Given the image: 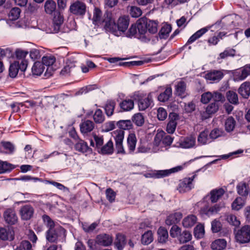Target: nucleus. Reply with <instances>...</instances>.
<instances>
[{"instance_id":"9d476101","label":"nucleus","mask_w":250,"mask_h":250,"mask_svg":"<svg viewBox=\"0 0 250 250\" xmlns=\"http://www.w3.org/2000/svg\"><path fill=\"white\" fill-rule=\"evenodd\" d=\"M250 75V64L245 65L243 68L236 70L233 73L234 81H241Z\"/></svg>"},{"instance_id":"e433bc0d","label":"nucleus","mask_w":250,"mask_h":250,"mask_svg":"<svg viewBox=\"0 0 250 250\" xmlns=\"http://www.w3.org/2000/svg\"><path fill=\"white\" fill-rule=\"evenodd\" d=\"M153 240V233L151 230L145 232L142 236L141 242L143 245H148Z\"/></svg>"},{"instance_id":"c9c22d12","label":"nucleus","mask_w":250,"mask_h":250,"mask_svg":"<svg viewBox=\"0 0 250 250\" xmlns=\"http://www.w3.org/2000/svg\"><path fill=\"white\" fill-rule=\"evenodd\" d=\"M44 69V67L42 62H36L32 67V72L33 75L40 76L43 72Z\"/></svg>"},{"instance_id":"7c9ffc66","label":"nucleus","mask_w":250,"mask_h":250,"mask_svg":"<svg viewBox=\"0 0 250 250\" xmlns=\"http://www.w3.org/2000/svg\"><path fill=\"white\" fill-rule=\"evenodd\" d=\"M218 109V106L215 103H213L208 105L206 109V112L202 115L203 119L209 117L210 115L215 113Z\"/></svg>"},{"instance_id":"8fccbe9b","label":"nucleus","mask_w":250,"mask_h":250,"mask_svg":"<svg viewBox=\"0 0 250 250\" xmlns=\"http://www.w3.org/2000/svg\"><path fill=\"white\" fill-rule=\"evenodd\" d=\"M226 96L228 100L231 104H236L238 103V95L233 91H229L227 92Z\"/></svg>"},{"instance_id":"c756f323","label":"nucleus","mask_w":250,"mask_h":250,"mask_svg":"<svg viewBox=\"0 0 250 250\" xmlns=\"http://www.w3.org/2000/svg\"><path fill=\"white\" fill-rule=\"evenodd\" d=\"M113 151V142L111 140H109L104 145L102 146L99 152L103 154H111Z\"/></svg>"},{"instance_id":"f3484780","label":"nucleus","mask_w":250,"mask_h":250,"mask_svg":"<svg viewBox=\"0 0 250 250\" xmlns=\"http://www.w3.org/2000/svg\"><path fill=\"white\" fill-rule=\"evenodd\" d=\"M95 242L98 245L108 246L112 243L113 238L109 234H101L96 237Z\"/></svg>"},{"instance_id":"4be33fe9","label":"nucleus","mask_w":250,"mask_h":250,"mask_svg":"<svg viewBox=\"0 0 250 250\" xmlns=\"http://www.w3.org/2000/svg\"><path fill=\"white\" fill-rule=\"evenodd\" d=\"M126 244L125 236L121 233L116 234L114 244L118 250H123Z\"/></svg>"},{"instance_id":"864d4df0","label":"nucleus","mask_w":250,"mask_h":250,"mask_svg":"<svg viewBox=\"0 0 250 250\" xmlns=\"http://www.w3.org/2000/svg\"><path fill=\"white\" fill-rule=\"evenodd\" d=\"M205 233L204 226L201 224L196 226L194 230V234L195 237L200 239L203 237Z\"/></svg>"},{"instance_id":"a878e982","label":"nucleus","mask_w":250,"mask_h":250,"mask_svg":"<svg viewBox=\"0 0 250 250\" xmlns=\"http://www.w3.org/2000/svg\"><path fill=\"white\" fill-rule=\"evenodd\" d=\"M198 143L201 145L208 144L211 142L208 130L202 131L199 135L197 139Z\"/></svg>"},{"instance_id":"f704fd0d","label":"nucleus","mask_w":250,"mask_h":250,"mask_svg":"<svg viewBox=\"0 0 250 250\" xmlns=\"http://www.w3.org/2000/svg\"><path fill=\"white\" fill-rule=\"evenodd\" d=\"M157 233L159 242L161 243H166L168 237L167 230L163 227H160L159 228Z\"/></svg>"},{"instance_id":"5fc2aeb1","label":"nucleus","mask_w":250,"mask_h":250,"mask_svg":"<svg viewBox=\"0 0 250 250\" xmlns=\"http://www.w3.org/2000/svg\"><path fill=\"white\" fill-rule=\"evenodd\" d=\"M235 53L236 51L234 49L227 48L219 54V57L218 58V59H224L228 57H233L235 55Z\"/></svg>"},{"instance_id":"473e14b6","label":"nucleus","mask_w":250,"mask_h":250,"mask_svg":"<svg viewBox=\"0 0 250 250\" xmlns=\"http://www.w3.org/2000/svg\"><path fill=\"white\" fill-rule=\"evenodd\" d=\"M209 28L210 27H206L198 30L189 38L188 42V43H191L193 42L202 36L204 34H205L209 30Z\"/></svg>"},{"instance_id":"7ed1b4c3","label":"nucleus","mask_w":250,"mask_h":250,"mask_svg":"<svg viewBox=\"0 0 250 250\" xmlns=\"http://www.w3.org/2000/svg\"><path fill=\"white\" fill-rule=\"evenodd\" d=\"M135 99L138 101V107L140 110L144 111L150 107L153 103L151 93L147 94L143 92H137L134 94Z\"/></svg>"},{"instance_id":"f257e3e1","label":"nucleus","mask_w":250,"mask_h":250,"mask_svg":"<svg viewBox=\"0 0 250 250\" xmlns=\"http://www.w3.org/2000/svg\"><path fill=\"white\" fill-rule=\"evenodd\" d=\"M129 25L128 19L125 17H120L115 24L112 14L110 12H106L104 15L103 21V26L107 32H110L116 36L123 35L127 29Z\"/></svg>"},{"instance_id":"58836bf2","label":"nucleus","mask_w":250,"mask_h":250,"mask_svg":"<svg viewBox=\"0 0 250 250\" xmlns=\"http://www.w3.org/2000/svg\"><path fill=\"white\" fill-rule=\"evenodd\" d=\"M147 31L151 34H155L158 31V22L147 19Z\"/></svg>"},{"instance_id":"f8f14e48","label":"nucleus","mask_w":250,"mask_h":250,"mask_svg":"<svg viewBox=\"0 0 250 250\" xmlns=\"http://www.w3.org/2000/svg\"><path fill=\"white\" fill-rule=\"evenodd\" d=\"M180 146L184 148H190L194 147L196 144V138L193 136L182 137L179 140Z\"/></svg>"},{"instance_id":"423d86ee","label":"nucleus","mask_w":250,"mask_h":250,"mask_svg":"<svg viewBox=\"0 0 250 250\" xmlns=\"http://www.w3.org/2000/svg\"><path fill=\"white\" fill-rule=\"evenodd\" d=\"M196 175L194 174L191 177H186L180 180L177 187V190L180 193H185L190 190L194 188L193 180Z\"/></svg>"},{"instance_id":"338daca9","label":"nucleus","mask_w":250,"mask_h":250,"mask_svg":"<svg viewBox=\"0 0 250 250\" xmlns=\"http://www.w3.org/2000/svg\"><path fill=\"white\" fill-rule=\"evenodd\" d=\"M42 219L44 223L49 228V229H53L55 225L54 222L48 215H43Z\"/></svg>"},{"instance_id":"de8ad7c7","label":"nucleus","mask_w":250,"mask_h":250,"mask_svg":"<svg viewBox=\"0 0 250 250\" xmlns=\"http://www.w3.org/2000/svg\"><path fill=\"white\" fill-rule=\"evenodd\" d=\"M245 205V201L241 197H237L232 202L231 207L232 209L238 210L240 209Z\"/></svg>"},{"instance_id":"9b49d317","label":"nucleus","mask_w":250,"mask_h":250,"mask_svg":"<svg viewBox=\"0 0 250 250\" xmlns=\"http://www.w3.org/2000/svg\"><path fill=\"white\" fill-rule=\"evenodd\" d=\"M184 167L185 165H184L183 166H176L169 169L158 170L153 174L152 177L156 178H160L166 176H167L171 174V173H174L182 170L184 169Z\"/></svg>"},{"instance_id":"0eeeda50","label":"nucleus","mask_w":250,"mask_h":250,"mask_svg":"<svg viewBox=\"0 0 250 250\" xmlns=\"http://www.w3.org/2000/svg\"><path fill=\"white\" fill-rule=\"evenodd\" d=\"M224 97L222 94L217 91L213 92H205L201 95V102L204 104H208L212 99L215 102H219L223 100Z\"/></svg>"},{"instance_id":"052dcab7","label":"nucleus","mask_w":250,"mask_h":250,"mask_svg":"<svg viewBox=\"0 0 250 250\" xmlns=\"http://www.w3.org/2000/svg\"><path fill=\"white\" fill-rule=\"evenodd\" d=\"M20 13L21 10L19 8H13L9 13V17L12 21L16 20L20 17Z\"/></svg>"},{"instance_id":"39448f33","label":"nucleus","mask_w":250,"mask_h":250,"mask_svg":"<svg viewBox=\"0 0 250 250\" xmlns=\"http://www.w3.org/2000/svg\"><path fill=\"white\" fill-rule=\"evenodd\" d=\"M235 238L238 243L245 244L250 241V226L245 225L235 232Z\"/></svg>"},{"instance_id":"cd10ccee","label":"nucleus","mask_w":250,"mask_h":250,"mask_svg":"<svg viewBox=\"0 0 250 250\" xmlns=\"http://www.w3.org/2000/svg\"><path fill=\"white\" fill-rule=\"evenodd\" d=\"M236 125V121L232 117H229L224 122V127L225 130L230 133L233 131Z\"/></svg>"},{"instance_id":"ea45409f","label":"nucleus","mask_w":250,"mask_h":250,"mask_svg":"<svg viewBox=\"0 0 250 250\" xmlns=\"http://www.w3.org/2000/svg\"><path fill=\"white\" fill-rule=\"evenodd\" d=\"M192 238V235L190 232L185 230L182 233H180L178 237V240L181 244L186 243L191 240Z\"/></svg>"},{"instance_id":"2eb2a0df","label":"nucleus","mask_w":250,"mask_h":250,"mask_svg":"<svg viewBox=\"0 0 250 250\" xmlns=\"http://www.w3.org/2000/svg\"><path fill=\"white\" fill-rule=\"evenodd\" d=\"M5 222L9 225H14L18 221V217L15 211L11 208L6 209L3 213Z\"/></svg>"},{"instance_id":"f03ea898","label":"nucleus","mask_w":250,"mask_h":250,"mask_svg":"<svg viewBox=\"0 0 250 250\" xmlns=\"http://www.w3.org/2000/svg\"><path fill=\"white\" fill-rule=\"evenodd\" d=\"M173 140V138L170 136L166 135L164 131L158 130L153 143L151 144L152 152L157 153L167 150Z\"/></svg>"},{"instance_id":"603ef678","label":"nucleus","mask_w":250,"mask_h":250,"mask_svg":"<svg viewBox=\"0 0 250 250\" xmlns=\"http://www.w3.org/2000/svg\"><path fill=\"white\" fill-rule=\"evenodd\" d=\"M132 120L138 126L143 125L145 122L144 116L140 113L135 114L132 118Z\"/></svg>"},{"instance_id":"a18cd8bd","label":"nucleus","mask_w":250,"mask_h":250,"mask_svg":"<svg viewBox=\"0 0 250 250\" xmlns=\"http://www.w3.org/2000/svg\"><path fill=\"white\" fill-rule=\"evenodd\" d=\"M75 148L76 150L83 153L87 152L90 149L87 143L83 140H80L76 144Z\"/></svg>"},{"instance_id":"2f4dec72","label":"nucleus","mask_w":250,"mask_h":250,"mask_svg":"<svg viewBox=\"0 0 250 250\" xmlns=\"http://www.w3.org/2000/svg\"><path fill=\"white\" fill-rule=\"evenodd\" d=\"M227 246V241L224 239H218L213 241L211 245L213 250H223Z\"/></svg>"},{"instance_id":"20e7f679","label":"nucleus","mask_w":250,"mask_h":250,"mask_svg":"<svg viewBox=\"0 0 250 250\" xmlns=\"http://www.w3.org/2000/svg\"><path fill=\"white\" fill-rule=\"evenodd\" d=\"M199 204L202 206L200 210V213L202 215H205L208 216H210L217 213L225 206L224 203H219L210 207L208 203H206L204 200L201 203H199Z\"/></svg>"},{"instance_id":"72a5a7b5","label":"nucleus","mask_w":250,"mask_h":250,"mask_svg":"<svg viewBox=\"0 0 250 250\" xmlns=\"http://www.w3.org/2000/svg\"><path fill=\"white\" fill-rule=\"evenodd\" d=\"M238 193L242 196H247L249 194V184L241 182L237 186Z\"/></svg>"},{"instance_id":"3c124183","label":"nucleus","mask_w":250,"mask_h":250,"mask_svg":"<svg viewBox=\"0 0 250 250\" xmlns=\"http://www.w3.org/2000/svg\"><path fill=\"white\" fill-rule=\"evenodd\" d=\"M112 136L115 139V142H123L125 132L121 129H117L112 132Z\"/></svg>"},{"instance_id":"6e6552de","label":"nucleus","mask_w":250,"mask_h":250,"mask_svg":"<svg viewBox=\"0 0 250 250\" xmlns=\"http://www.w3.org/2000/svg\"><path fill=\"white\" fill-rule=\"evenodd\" d=\"M56 61V58L52 55H47L43 56L42 58V62L43 65L47 66L45 76L49 77L53 75L54 71L53 65Z\"/></svg>"},{"instance_id":"680f3d73","label":"nucleus","mask_w":250,"mask_h":250,"mask_svg":"<svg viewBox=\"0 0 250 250\" xmlns=\"http://www.w3.org/2000/svg\"><path fill=\"white\" fill-rule=\"evenodd\" d=\"M226 220L231 225L237 227L240 224V221L237 219L236 216L232 214H229L227 216Z\"/></svg>"},{"instance_id":"0e129e2a","label":"nucleus","mask_w":250,"mask_h":250,"mask_svg":"<svg viewBox=\"0 0 250 250\" xmlns=\"http://www.w3.org/2000/svg\"><path fill=\"white\" fill-rule=\"evenodd\" d=\"M129 12L131 16L133 18H138L142 14L141 9L137 6H131Z\"/></svg>"},{"instance_id":"6ab92c4d","label":"nucleus","mask_w":250,"mask_h":250,"mask_svg":"<svg viewBox=\"0 0 250 250\" xmlns=\"http://www.w3.org/2000/svg\"><path fill=\"white\" fill-rule=\"evenodd\" d=\"M182 213L180 212L172 213L167 216L166 220V223L169 226L176 224L179 222L182 218Z\"/></svg>"},{"instance_id":"c85d7f7f","label":"nucleus","mask_w":250,"mask_h":250,"mask_svg":"<svg viewBox=\"0 0 250 250\" xmlns=\"http://www.w3.org/2000/svg\"><path fill=\"white\" fill-rule=\"evenodd\" d=\"M94 127V123L90 120L84 121L80 125V130L83 133H86L91 131Z\"/></svg>"},{"instance_id":"37998d69","label":"nucleus","mask_w":250,"mask_h":250,"mask_svg":"<svg viewBox=\"0 0 250 250\" xmlns=\"http://www.w3.org/2000/svg\"><path fill=\"white\" fill-rule=\"evenodd\" d=\"M186 85V83L183 82H180L176 86V94L181 98L185 96Z\"/></svg>"},{"instance_id":"ddd939ff","label":"nucleus","mask_w":250,"mask_h":250,"mask_svg":"<svg viewBox=\"0 0 250 250\" xmlns=\"http://www.w3.org/2000/svg\"><path fill=\"white\" fill-rule=\"evenodd\" d=\"M34 210L33 208L29 205L22 206L20 210V214L22 220H28L30 219L33 215Z\"/></svg>"},{"instance_id":"4468645a","label":"nucleus","mask_w":250,"mask_h":250,"mask_svg":"<svg viewBox=\"0 0 250 250\" xmlns=\"http://www.w3.org/2000/svg\"><path fill=\"white\" fill-rule=\"evenodd\" d=\"M224 76L222 71L212 70L208 72L205 76V79L210 83H216L221 80Z\"/></svg>"},{"instance_id":"4d7b16f0","label":"nucleus","mask_w":250,"mask_h":250,"mask_svg":"<svg viewBox=\"0 0 250 250\" xmlns=\"http://www.w3.org/2000/svg\"><path fill=\"white\" fill-rule=\"evenodd\" d=\"M171 31V27L168 24H165L161 28L159 32V36L161 39L166 38Z\"/></svg>"},{"instance_id":"bb28decb","label":"nucleus","mask_w":250,"mask_h":250,"mask_svg":"<svg viewBox=\"0 0 250 250\" xmlns=\"http://www.w3.org/2000/svg\"><path fill=\"white\" fill-rule=\"evenodd\" d=\"M147 19L141 18L137 22L138 32L140 35H145L147 32Z\"/></svg>"},{"instance_id":"a211bd4d","label":"nucleus","mask_w":250,"mask_h":250,"mask_svg":"<svg viewBox=\"0 0 250 250\" xmlns=\"http://www.w3.org/2000/svg\"><path fill=\"white\" fill-rule=\"evenodd\" d=\"M15 233L13 229L9 228H0V239L3 241H11L14 239Z\"/></svg>"},{"instance_id":"bf43d9fd","label":"nucleus","mask_w":250,"mask_h":250,"mask_svg":"<svg viewBox=\"0 0 250 250\" xmlns=\"http://www.w3.org/2000/svg\"><path fill=\"white\" fill-rule=\"evenodd\" d=\"M115 127V122L114 121H109L104 123L102 126V131L107 132L113 130Z\"/></svg>"},{"instance_id":"c03bdc74","label":"nucleus","mask_w":250,"mask_h":250,"mask_svg":"<svg viewBox=\"0 0 250 250\" xmlns=\"http://www.w3.org/2000/svg\"><path fill=\"white\" fill-rule=\"evenodd\" d=\"M172 94V89L170 87H168L166 89L165 91L161 93L158 97V99L160 102H166L167 101L169 97Z\"/></svg>"},{"instance_id":"412c9836","label":"nucleus","mask_w":250,"mask_h":250,"mask_svg":"<svg viewBox=\"0 0 250 250\" xmlns=\"http://www.w3.org/2000/svg\"><path fill=\"white\" fill-rule=\"evenodd\" d=\"M170 120L167 123L166 131L168 133L172 134L174 132L176 127L177 126V120L178 119V115L176 114H174L172 115L169 116Z\"/></svg>"},{"instance_id":"774afa93","label":"nucleus","mask_w":250,"mask_h":250,"mask_svg":"<svg viewBox=\"0 0 250 250\" xmlns=\"http://www.w3.org/2000/svg\"><path fill=\"white\" fill-rule=\"evenodd\" d=\"M63 18L60 13H57L53 18L54 24L59 27L63 22Z\"/></svg>"},{"instance_id":"393cba45","label":"nucleus","mask_w":250,"mask_h":250,"mask_svg":"<svg viewBox=\"0 0 250 250\" xmlns=\"http://www.w3.org/2000/svg\"><path fill=\"white\" fill-rule=\"evenodd\" d=\"M136 143L137 139L135 134H129L127 139L128 153H131L134 152L136 148Z\"/></svg>"},{"instance_id":"69168bd1","label":"nucleus","mask_w":250,"mask_h":250,"mask_svg":"<svg viewBox=\"0 0 250 250\" xmlns=\"http://www.w3.org/2000/svg\"><path fill=\"white\" fill-rule=\"evenodd\" d=\"M181 232V228L175 225H173L170 230V235L173 238L178 237Z\"/></svg>"},{"instance_id":"b1692460","label":"nucleus","mask_w":250,"mask_h":250,"mask_svg":"<svg viewBox=\"0 0 250 250\" xmlns=\"http://www.w3.org/2000/svg\"><path fill=\"white\" fill-rule=\"evenodd\" d=\"M197 218L194 215H188L185 217L182 221V225L184 228H190L192 227L197 222Z\"/></svg>"},{"instance_id":"a19ab883","label":"nucleus","mask_w":250,"mask_h":250,"mask_svg":"<svg viewBox=\"0 0 250 250\" xmlns=\"http://www.w3.org/2000/svg\"><path fill=\"white\" fill-rule=\"evenodd\" d=\"M121 130H129L132 127V124L130 120H120L116 124Z\"/></svg>"},{"instance_id":"dca6fc26","label":"nucleus","mask_w":250,"mask_h":250,"mask_svg":"<svg viewBox=\"0 0 250 250\" xmlns=\"http://www.w3.org/2000/svg\"><path fill=\"white\" fill-rule=\"evenodd\" d=\"M86 10L85 5L82 2L77 1L72 4L70 7L71 13L78 15L84 14Z\"/></svg>"},{"instance_id":"49530a36","label":"nucleus","mask_w":250,"mask_h":250,"mask_svg":"<svg viewBox=\"0 0 250 250\" xmlns=\"http://www.w3.org/2000/svg\"><path fill=\"white\" fill-rule=\"evenodd\" d=\"M19 71V62L15 61L10 65L9 72V76L12 78H15Z\"/></svg>"},{"instance_id":"13d9d810","label":"nucleus","mask_w":250,"mask_h":250,"mask_svg":"<svg viewBox=\"0 0 250 250\" xmlns=\"http://www.w3.org/2000/svg\"><path fill=\"white\" fill-rule=\"evenodd\" d=\"M224 134V131L221 128H215L213 129L209 133L210 138L211 141L214 140L221 136Z\"/></svg>"},{"instance_id":"6e6d98bb","label":"nucleus","mask_w":250,"mask_h":250,"mask_svg":"<svg viewBox=\"0 0 250 250\" xmlns=\"http://www.w3.org/2000/svg\"><path fill=\"white\" fill-rule=\"evenodd\" d=\"M102 12L98 8H95L93 12V22L95 24H98L102 22L103 24V21H101ZM104 19V17L103 18ZM104 20V19H103Z\"/></svg>"},{"instance_id":"09e8293b","label":"nucleus","mask_w":250,"mask_h":250,"mask_svg":"<svg viewBox=\"0 0 250 250\" xmlns=\"http://www.w3.org/2000/svg\"><path fill=\"white\" fill-rule=\"evenodd\" d=\"M93 119L97 124L102 123L104 121V115L101 109H98L96 110L93 115Z\"/></svg>"},{"instance_id":"5701e85b","label":"nucleus","mask_w":250,"mask_h":250,"mask_svg":"<svg viewBox=\"0 0 250 250\" xmlns=\"http://www.w3.org/2000/svg\"><path fill=\"white\" fill-rule=\"evenodd\" d=\"M238 93L244 98H248L250 95V82H245L242 83L238 89Z\"/></svg>"},{"instance_id":"1a4fd4ad","label":"nucleus","mask_w":250,"mask_h":250,"mask_svg":"<svg viewBox=\"0 0 250 250\" xmlns=\"http://www.w3.org/2000/svg\"><path fill=\"white\" fill-rule=\"evenodd\" d=\"M134 97H126L122 100L119 104L120 111L122 112H129L134 107Z\"/></svg>"},{"instance_id":"e2e57ef3","label":"nucleus","mask_w":250,"mask_h":250,"mask_svg":"<svg viewBox=\"0 0 250 250\" xmlns=\"http://www.w3.org/2000/svg\"><path fill=\"white\" fill-rule=\"evenodd\" d=\"M58 238V235L54 229H49L46 234V239L51 242H54Z\"/></svg>"},{"instance_id":"4c0bfd02","label":"nucleus","mask_w":250,"mask_h":250,"mask_svg":"<svg viewBox=\"0 0 250 250\" xmlns=\"http://www.w3.org/2000/svg\"><path fill=\"white\" fill-rule=\"evenodd\" d=\"M115 105L116 103L114 101L109 100L107 101L104 107L107 116H110L113 115Z\"/></svg>"},{"instance_id":"79ce46f5","label":"nucleus","mask_w":250,"mask_h":250,"mask_svg":"<svg viewBox=\"0 0 250 250\" xmlns=\"http://www.w3.org/2000/svg\"><path fill=\"white\" fill-rule=\"evenodd\" d=\"M56 8V3L52 0H47L44 4L45 11L47 14H51L55 11Z\"/></svg>"},{"instance_id":"aec40b11","label":"nucleus","mask_w":250,"mask_h":250,"mask_svg":"<svg viewBox=\"0 0 250 250\" xmlns=\"http://www.w3.org/2000/svg\"><path fill=\"white\" fill-rule=\"evenodd\" d=\"M225 191L223 188H216L210 192V200L211 203L217 202L224 195Z\"/></svg>"}]
</instances>
